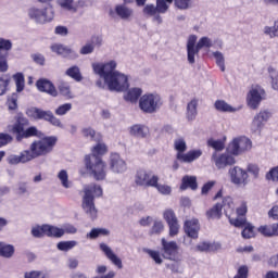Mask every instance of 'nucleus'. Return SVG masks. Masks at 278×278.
I'll return each mask as SVG.
<instances>
[{
    "label": "nucleus",
    "instance_id": "obj_1",
    "mask_svg": "<svg viewBox=\"0 0 278 278\" xmlns=\"http://www.w3.org/2000/svg\"><path fill=\"white\" fill-rule=\"evenodd\" d=\"M91 68H93V73L96 75H100V79L96 81V86H98L100 90H105V88H109L111 92H125L128 90V76L122 72L116 71V61L111 60L106 63H93L91 64Z\"/></svg>",
    "mask_w": 278,
    "mask_h": 278
},
{
    "label": "nucleus",
    "instance_id": "obj_2",
    "mask_svg": "<svg viewBox=\"0 0 278 278\" xmlns=\"http://www.w3.org/2000/svg\"><path fill=\"white\" fill-rule=\"evenodd\" d=\"M103 190L100 186L93 184L85 187V195H83V211L91 220L98 218V210L94 204V198H101Z\"/></svg>",
    "mask_w": 278,
    "mask_h": 278
},
{
    "label": "nucleus",
    "instance_id": "obj_3",
    "mask_svg": "<svg viewBox=\"0 0 278 278\" xmlns=\"http://www.w3.org/2000/svg\"><path fill=\"white\" fill-rule=\"evenodd\" d=\"M197 35H190L187 38L186 51L188 64H195V58L199 55L201 49H211L213 41L208 37H202L198 40Z\"/></svg>",
    "mask_w": 278,
    "mask_h": 278
},
{
    "label": "nucleus",
    "instance_id": "obj_4",
    "mask_svg": "<svg viewBox=\"0 0 278 278\" xmlns=\"http://www.w3.org/2000/svg\"><path fill=\"white\" fill-rule=\"evenodd\" d=\"M58 139L55 137H46L30 143V149L26 150L28 159L31 161L46 156L51 153L53 147H55Z\"/></svg>",
    "mask_w": 278,
    "mask_h": 278
},
{
    "label": "nucleus",
    "instance_id": "obj_5",
    "mask_svg": "<svg viewBox=\"0 0 278 278\" xmlns=\"http://www.w3.org/2000/svg\"><path fill=\"white\" fill-rule=\"evenodd\" d=\"M174 0H156V5L146 4L143 7V16L152 18L156 25H162L163 17L161 14H166Z\"/></svg>",
    "mask_w": 278,
    "mask_h": 278
},
{
    "label": "nucleus",
    "instance_id": "obj_6",
    "mask_svg": "<svg viewBox=\"0 0 278 278\" xmlns=\"http://www.w3.org/2000/svg\"><path fill=\"white\" fill-rule=\"evenodd\" d=\"M85 166L89 174L93 175L96 181H103L106 178V164L101 156H85Z\"/></svg>",
    "mask_w": 278,
    "mask_h": 278
},
{
    "label": "nucleus",
    "instance_id": "obj_7",
    "mask_svg": "<svg viewBox=\"0 0 278 278\" xmlns=\"http://www.w3.org/2000/svg\"><path fill=\"white\" fill-rule=\"evenodd\" d=\"M163 101L157 93H146L139 99V109L144 114H155L162 108Z\"/></svg>",
    "mask_w": 278,
    "mask_h": 278
},
{
    "label": "nucleus",
    "instance_id": "obj_8",
    "mask_svg": "<svg viewBox=\"0 0 278 278\" xmlns=\"http://www.w3.org/2000/svg\"><path fill=\"white\" fill-rule=\"evenodd\" d=\"M161 253L164 260L170 262H180L181 255L179 253V245L176 241H167L165 238L161 239Z\"/></svg>",
    "mask_w": 278,
    "mask_h": 278
},
{
    "label": "nucleus",
    "instance_id": "obj_9",
    "mask_svg": "<svg viewBox=\"0 0 278 278\" xmlns=\"http://www.w3.org/2000/svg\"><path fill=\"white\" fill-rule=\"evenodd\" d=\"M28 18L34 21L35 23H39V25H43L45 23H50L54 18V11L52 7L38 9L30 8L28 9Z\"/></svg>",
    "mask_w": 278,
    "mask_h": 278
},
{
    "label": "nucleus",
    "instance_id": "obj_10",
    "mask_svg": "<svg viewBox=\"0 0 278 278\" xmlns=\"http://www.w3.org/2000/svg\"><path fill=\"white\" fill-rule=\"evenodd\" d=\"M251 149L252 141L244 136L233 138L227 147L228 153L233 156L242 155V153H245V151H251Z\"/></svg>",
    "mask_w": 278,
    "mask_h": 278
},
{
    "label": "nucleus",
    "instance_id": "obj_11",
    "mask_svg": "<svg viewBox=\"0 0 278 278\" xmlns=\"http://www.w3.org/2000/svg\"><path fill=\"white\" fill-rule=\"evenodd\" d=\"M264 99H266L265 89L260 85H254L247 93V105L250 108V110H258Z\"/></svg>",
    "mask_w": 278,
    "mask_h": 278
},
{
    "label": "nucleus",
    "instance_id": "obj_12",
    "mask_svg": "<svg viewBox=\"0 0 278 278\" xmlns=\"http://www.w3.org/2000/svg\"><path fill=\"white\" fill-rule=\"evenodd\" d=\"M159 181V176L153 175L151 172H148L146 169L137 170V174L135 175V184H137V186L139 187L153 188Z\"/></svg>",
    "mask_w": 278,
    "mask_h": 278
},
{
    "label": "nucleus",
    "instance_id": "obj_13",
    "mask_svg": "<svg viewBox=\"0 0 278 278\" xmlns=\"http://www.w3.org/2000/svg\"><path fill=\"white\" fill-rule=\"evenodd\" d=\"M211 161L214 163L217 170H224L227 167L236 165V159L230 153H220L214 152L211 156Z\"/></svg>",
    "mask_w": 278,
    "mask_h": 278
},
{
    "label": "nucleus",
    "instance_id": "obj_14",
    "mask_svg": "<svg viewBox=\"0 0 278 278\" xmlns=\"http://www.w3.org/2000/svg\"><path fill=\"white\" fill-rule=\"evenodd\" d=\"M271 113L267 110L260 111L256 115H254L251 125L250 131L252 134H262V130L265 127L267 121H269Z\"/></svg>",
    "mask_w": 278,
    "mask_h": 278
},
{
    "label": "nucleus",
    "instance_id": "obj_15",
    "mask_svg": "<svg viewBox=\"0 0 278 278\" xmlns=\"http://www.w3.org/2000/svg\"><path fill=\"white\" fill-rule=\"evenodd\" d=\"M109 169L115 175H123L127 172V163L118 153L112 152L109 156Z\"/></svg>",
    "mask_w": 278,
    "mask_h": 278
},
{
    "label": "nucleus",
    "instance_id": "obj_16",
    "mask_svg": "<svg viewBox=\"0 0 278 278\" xmlns=\"http://www.w3.org/2000/svg\"><path fill=\"white\" fill-rule=\"evenodd\" d=\"M228 175L230 177V182L235 186H247L249 175L248 172L242 169L239 166H235L232 168H229Z\"/></svg>",
    "mask_w": 278,
    "mask_h": 278
},
{
    "label": "nucleus",
    "instance_id": "obj_17",
    "mask_svg": "<svg viewBox=\"0 0 278 278\" xmlns=\"http://www.w3.org/2000/svg\"><path fill=\"white\" fill-rule=\"evenodd\" d=\"M56 4L61 7L65 12H70L71 14H77L79 9H85L88 7L87 0H56Z\"/></svg>",
    "mask_w": 278,
    "mask_h": 278
},
{
    "label": "nucleus",
    "instance_id": "obj_18",
    "mask_svg": "<svg viewBox=\"0 0 278 278\" xmlns=\"http://www.w3.org/2000/svg\"><path fill=\"white\" fill-rule=\"evenodd\" d=\"M29 119L22 113L15 114L14 123L12 125V134L15 136H21V134L25 130V127H28Z\"/></svg>",
    "mask_w": 278,
    "mask_h": 278
},
{
    "label": "nucleus",
    "instance_id": "obj_19",
    "mask_svg": "<svg viewBox=\"0 0 278 278\" xmlns=\"http://www.w3.org/2000/svg\"><path fill=\"white\" fill-rule=\"evenodd\" d=\"M184 231L186 236L192 240H198L200 232V224L195 218L186 220L184 224Z\"/></svg>",
    "mask_w": 278,
    "mask_h": 278
},
{
    "label": "nucleus",
    "instance_id": "obj_20",
    "mask_svg": "<svg viewBox=\"0 0 278 278\" xmlns=\"http://www.w3.org/2000/svg\"><path fill=\"white\" fill-rule=\"evenodd\" d=\"M100 251L104 253L106 260L117 267V269H123V261L114 253L111 247H109L106 243H100Z\"/></svg>",
    "mask_w": 278,
    "mask_h": 278
},
{
    "label": "nucleus",
    "instance_id": "obj_21",
    "mask_svg": "<svg viewBox=\"0 0 278 278\" xmlns=\"http://www.w3.org/2000/svg\"><path fill=\"white\" fill-rule=\"evenodd\" d=\"M203 155V151L201 149L190 150L184 154H176V160L184 164H192L198 161L199 157Z\"/></svg>",
    "mask_w": 278,
    "mask_h": 278
},
{
    "label": "nucleus",
    "instance_id": "obj_22",
    "mask_svg": "<svg viewBox=\"0 0 278 278\" xmlns=\"http://www.w3.org/2000/svg\"><path fill=\"white\" fill-rule=\"evenodd\" d=\"M50 49L52 50V53H56V55H61L63 58H77V54L74 50L61 43H54L52 47H50Z\"/></svg>",
    "mask_w": 278,
    "mask_h": 278
},
{
    "label": "nucleus",
    "instance_id": "obj_23",
    "mask_svg": "<svg viewBox=\"0 0 278 278\" xmlns=\"http://www.w3.org/2000/svg\"><path fill=\"white\" fill-rule=\"evenodd\" d=\"M38 121H46L50 123V125H53L54 127H60L61 129H63L64 127L60 118L54 116L52 111H43L42 109H40Z\"/></svg>",
    "mask_w": 278,
    "mask_h": 278
},
{
    "label": "nucleus",
    "instance_id": "obj_24",
    "mask_svg": "<svg viewBox=\"0 0 278 278\" xmlns=\"http://www.w3.org/2000/svg\"><path fill=\"white\" fill-rule=\"evenodd\" d=\"M37 90L39 92H46L50 94V97H58V90L54 85L48 79H39L37 80Z\"/></svg>",
    "mask_w": 278,
    "mask_h": 278
},
{
    "label": "nucleus",
    "instance_id": "obj_25",
    "mask_svg": "<svg viewBox=\"0 0 278 278\" xmlns=\"http://www.w3.org/2000/svg\"><path fill=\"white\" fill-rule=\"evenodd\" d=\"M29 162H31V160L29 159V155L27 154V150L20 152L18 155L11 154L8 157V163H9V165H12V166H16L20 164H27Z\"/></svg>",
    "mask_w": 278,
    "mask_h": 278
},
{
    "label": "nucleus",
    "instance_id": "obj_26",
    "mask_svg": "<svg viewBox=\"0 0 278 278\" xmlns=\"http://www.w3.org/2000/svg\"><path fill=\"white\" fill-rule=\"evenodd\" d=\"M218 250H220V244L210 241L199 242L194 248V251L200 253L216 252Z\"/></svg>",
    "mask_w": 278,
    "mask_h": 278
},
{
    "label": "nucleus",
    "instance_id": "obj_27",
    "mask_svg": "<svg viewBox=\"0 0 278 278\" xmlns=\"http://www.w3.org/2000/svg\"><path fill=\"white\" fill-rule=\"evenodd\" d=\"M199 99L193 98L187 103L186 118L187 121H195L198 116Z\"/></svg>",
    "mask_w": 278,
    "mask_h": 278
},
{
    "label": "nucleus",
    "instance_id": "obj_28",
    "mask_svg": "<svg viewBox=\"0 0 278 278\" xmlns=\"http://www.w3.org/2000/svg\"><path fill=\"white\" fill-rule=\"evenodd\" d=\"M180 191H186L187 189H190L192 191L198 190V182L195 176H184L181 178V185L179 187Z\"/></svg>",
    "mask_w": 278,
    "mask_h": 278
},
{
    "label": "nucleus",
    "instance_id": "obj_29",
    "mask_svg": "<svg viewBox=\"0 0 278 278\" xmlns=\"http://www.w3.org/2000/svg\"><path fill=\"white\" fill-rule=\"evenodd\" d=\"M115 14L122 18V21H129L134 16V10L125 4H117L115 7Z\"/></svg>",
    "mask_w": 278,
    "mask_h": 278
},
{
    "label": "nucleus",
    "instance_id": "obj_30",
    "mask_svg": "<svg viewBox=\"0 0 278 278\" xmlns=\"http://www.w3.org/2000/svg\"><path fill=\"white\" fill-rule=\"evenodd\" d=\"M130 136L135 138H147L149 136V128L144 125L135 124L130 127Z\"/></svg>",
    "mask_w": 278,
    "mask_h": 278
},
{
    "label": "nucleus",
    "instance_id": "obj_31",
    "mask_svg": "<svg viewBox=\"0 0 278 278\" xmlns=\"http://www.w3.org/2000/svg\"><path fill=\"white\" fill-rule=\"evenodd\" d=\"M42 132L37 129V127L31 126L23 130L21 135L15 136L17 142H22L24 138H33L34 136H41Z\"/></svg>",
    "mask_w": 278,
    "mask_h": 278
},
{
    "label": "nucleus",
    "instance_id": "obj_32",
    "mask_svg": "<svg viewBox=\"0 0 278 278\" xmlns=\"http://www.w3.org/2000/svg\"><path fill=\"white\" fill-rule=\"evenodd\" d=\"M15 247L5 242H0V256L10 260L14 256Z\"/></svg>",
    "mask_w": 278,
    "mask_h": 278
},
{
    "label": "nucleus",
    "instance_id": "obj_33",
    "mask_svg": "<svg viewBox=\"0 0 278 278\" xmlns=\"http://www.w3.org/2000/svg\"><path fill=\"white\" fill-rule=\"evenodd\" d=\"M257 232L265 238H276V226L274 224L263 225L257 228Z\"/></svg>",
    "mask_w": 278,
    "mask_h": 278
},
{
    "label": "nucleus",
    "instance_id": "obj_34",
    "mask_svg": "<svg viewBox=\"0 0 278 278\" xmlns=\"http://www.w3.org/2000/svg\"><path fill=\"white\" fill-rule=\"evenodd\" d=\"M222 208L226 217H230L235 211V203L231 197H225L222 202Z\"/></svg>",
    "mask_w": 278,
    "mask_h": 278
},
{
    "label": "nucleus",
    "instance_id": "obj_35",
    "mask_svg": "<svg viewBox=\"0 0 278 278\" xmlns=\"http://www.w3.org/2000/svg\"><path fill=\"white\" fill-rule=\"evenodd\" d=\"M108 153V146L105 143H98L91 149V154L86 157H101Z\"/></svg>",
    "mask_w": 278,
    "mask_h": 278
},
{
    "label": "nucleus",
    "instance_id": "obj_36",
    "mask_svg": "<svg viewBox=\"0 0 278 278\" xmlns=\"http://www.w3.org/2000/svg\"><path fill=\"white\" fill-rule=\"evenodd\" d=\"M223 211V205L220 203H216L206 212V217L208 219H220L222 218V213Z\"/></svg>",
    "mask_w": 278,
    "mask_h": 278
},
{
    "label": "nucleus",
    "instance_id": "obj_37",
    "mask_svg": "<svg viewBox=\"0 0 278 278\" xmlns=\"http://www.w3.org/2000/svg\"><path fill=\"white\" fill-rule=\"evenodd\" d=\"M214 108L215 110H217V112H238V110H241V108H232L230 104H228L226 101H223V100H218V101H215L214 103Z\"/></svg>",
    "mask_w": 278,
    "mask_h": 278
},
{
    "label": "nucleus",
    "instance_id": "obj_38",
    "mask_svg": "<svg viewBox=\"0 0 278 278\" xmlns=\"http://www.w3.org/2000/svg\"><path fill=\"white\" fill-rule=\"evenodd\" d=\"M110 230L106 228H93L89 233H87V239L96 240L100 237H109Z\"/></svg>",
    "mask_w": 278,
    "mask_h": 278
},
{
    "label": "nucleus",
    "instance_id": "obj_39",
    "mask_svg": "<svg viewBox=\"0 0 278 278\" xmlns=\"http://www.w3.org/2000/svg\"><path fill=\"white\" fill-rule=\"evenodd\" d=\"M64 235V229L51 225H46V237L62 238Z\"/></svg>",
    "mask_w": 278,
    "mask_h": 278
},
{
    "label": "nucleus",
    "instance_id": "obj_40",
    "mask_svg": "<svg viewBox=\"0 0 278 278\" xmlns=\"http://www.w3.org/2000/svg\"><path fill=\"white\" fill-rule=\"evenodd\" d=\"M141 94H142V89L131 88L130 90H128L124 99H126V101H130V103H136V101H138Z\"/></svg>",
    "mask_w": 278,
    "mask_h": 278
},
{
    "label": "nucleus",
    "instance_id": "obj_41",
    "mask_svg": "<svg viewBox=\"0 0 278 278\" xmlns=\"http://www.w3.org/2000/svg\"><path fill=\"white\" fill-rule=\"evenodd\" d=\"M174 149L177 151L176 155H185V151H187L188 146L184 138H177L174 140Z\"/></svg>",
    "mask_w": 278,
    "mask_h": 278
},
{
    "label": "nucleus",
    "instance_id": "obj_42",
    "mask_svg": "<svg viewBox=\"0 0 278 278\" xmlns=\"http://www.w3.org/2000/svg\"><path fill=\"white\" fill-rule=\"evenodd\" d=\"M263 34L269 38H278V22L275 21L273 26H264Z\"/></svg>",
    "mask_w": 278,
    "mask_h": 278
},
{
    "label": "nucleus",
    "instance_id": "obj_43",
    "mask_svg": "<svg viewBox=\"0 0 278 278\" xmlns=\"http://www.w3.org/2000/svg\"><path fill=\"white\" fill-rule=\"evenodd\" d=\"M65 75H67V77H71L72 79H74V81H81L83 80L80 70L76 65L67 68V71L65 72Z\"/></svg>",
    "mask_w": 278,
    "mask_h": 278
},
{
    "label": "nucleus",
    "instance_id": "obj_44",
    "mask_svg": "<svg viewBox=\"0 0 278 278\" xmlns=\"http://www.w3.org/2000/svg\"><path fill=\"white\" fill-rule=\"evenodd\" d=\"M78 245V242L75 240L72 241H61L59 244H56V249L61 252H68L76 248Z\"/></svg>",
    "mask_w": 278,
    "mask_h": 278
},
{
    "label": "nucleus",
    "instance_id": "obj_45",
    "mask_svg": "<svg viewBox=\"0 0 278 278\" xmlns=\"http://www.w3.org/2000/svg\"><path fill=\"white\" fill-rule=\"evenodd\" d=\"M30 235H33V238L36 239H41L45 236H47V225H41V226H35L30 230Z\"/></svg>",
    "mask_w": 278,
    "mask_h": 278
},
{
    "label": "nucleus",
    "instance_id": "obj_46",
    "mask_svg": "<svg viewBox=\"0 0 278 278\" xmlns=\"http://www.w3.org/2000/svg\"><path fill=\"white\" fill-rule=\"evenodd\" d=\"M229 219V224L236 228H244L247 226V218L237 216V217H231V215L227 216Z\"/></svg>",
    "mask_w": 278,
    "mask_h": 278
},
{
    "label": "nucleus",
    "instance_id": "obj_47",
    "mask_svg": "<svg viewBox=\"0 0 278 278\" xmlns=\"http://www.w3.org/2000/svg\"><path fill=\"white\" fill-rule=\"evenodd\" d=\"M268 75L270 77V84L273 90H276L278 92V71L274 67H268Z\"/></svg>",
    "mask_w": 278,
    "mask_h": 278
},
{
    "label": "nucleus",
    "instance_id": "obj_48",
    "mask_svg": "<svg viewBox=\"0 0 278 278\" xmlns=\"http://www.w3.org/2000/svg\"><path fill=\"white\" fill-rule=\"evenodd\" d=\"M56 177L59 178V181H61V186H63V188L71 189L72 184L68 180V174L65 169L59 172V175H56Z\"/></svg>",
    "mask_w": 278,
    "mask_h": 278
},
{
    "label": "nucleus",
    "instance_id": "obj_49",
    "mask_svg": "<svg viewBox=\"0 0 278 278\" xmlns=\"http://www.w3.org/2000/svg\"><path fill=\"white\" fill-rule=\"evenodd\" d=\"M213 58H214L218 68H220L222 73H225L226 66H225V56H224V54L219 51H215V52H213Z\"/></svg>",
    "mask_w": 278,
    "mask_h": 278
},
{
    "label": "nucleus",
    "instance_id": "obj_50",
    "mask_svg": "<svg viewBox=\"0 0 278 278\" xmlns=\"http://www.w3.org/2000/svg\"><path fill=\"white\" fill-rule=\"evenodd\" d=\"M14 80H15V88L17 90V92H23L24 88H25V77L22 73H17L14 76Z\"/></svg>",
    "mask_w": 278,
    "mask_h": 278
},
{
    "label": "nucleus",
    "instance_id": "obj_51",
    "mask_svg": "<svg viewBox=\"0 0 278 278\" xmlns=\"http://www.w3.org/2000/svg\"><path fill=\"white\" fill-rule=\"evenodd\" d=\"M207 147H211V149H214L215 153H217V151H224L225 142L222 140L208 139Z\"/></svg>",
    "mask_w": 278,
    "mask_h": 278
},
{
    "label": "nucleus",
    "instance_id": "obj_52",
    "mask_svg": "<svg viewBox=\"0 0 278 278\" xmlns=\"http://www.w3.org/2000/svg\"><path fill=\"white\" fill-rule=\"evenodd\" d=\"M24 278H49V274L43 270H30L24 273Z\"/></svg>",
    "mask_w": 278,
    "mask_h": 278
},
{
    "label": "nucleus",
    "instance_id": "obj_53",
    "mask_svg": "<svg viewBox=\"0 0 278 278\" xmlns=\"http://www.w3.org/2000/svg\"><path fill=\"white\" fill-rule=\"evenodd\" d=\"M13 49V42L10 39L0 38V55L2 51L4 53H9V51H12Z\"/></svg>",
    "mask_w": 278,
    "mask_h": 278
},
{
    "label": "nucleus",
    "instance_id": "obj_54",
    "mask_svg": "<svg viewBox=\"0 0 278 278\" xmlns=\"http://www.w3.org/2000/svg\"><path fill=\"white\" fill-rule=\"evenodd\" d=\"M164 231V224L162 220H154L152 229H150V236H159Z\"/></svg>",
    "mask_w": 278,
    "mask_h": 278
},
{
    "label": "nucleus",
    "instance_id": "obj_55",
    "mask_svg": "<svg viewBox=\"0 0 278 278\" xmlns=\"http://www.w3.org/2000/svg\"><path fill=\"white\" fill-rule=\"evenodd\" d=\"M152 188L156 189L160 194L162 195H170L172 194V187L168 185H162L156 181V186H152Z\"/></svg>",
    "mask_w": 278,
    "mask_h": 278
},
{
    "label": "nucleus",
    "instance_id": "obj_56",
    "mask_svg": "<svg viewBox=\"0 0 278 278\" xmlns=\"http://www.w3.org/2000/svg\"><path fill=\"white\" fill-rule=\"evenodd\" d=\"M72 108H73L72 103H65V104L59 105V108L54 110V114L56 116H65L67 112H71Z\"/></svg>",
    "mask_w": 278,
    "mask_h": 278
},
{
    "label": "nucleus",
    "instance_id": "obj_57",
    "mask_svg": "<svg viewBox=\"0 0 278 278\" xmlns=\"http://www.w3.org/2000/svg\"><path fill=\"white\" fill-rule=\"evenodd\" d=\"M174 7L179 10H188L192 5V0H173Z\"/></svg>",
    "mask_w": 278,
    "mask_h": 278
},
{
    "label": "nucleus",
    "instance_id": "obj_58",
    "mask_svg": "<svg viewBox=\"0 0 278 278\" xmlns=\"http://www.w3.org/2000/svg\"><path fill=\"white\" fill-rule=\"evenodd\" d=\"M59 92H61L63 97H67V99H73L71 87L66 83H61L59 85Z\"/></svg>",
    "mask_w": 278,
    "mask_h": 278
},
{
    "label": "nucleus",
    "instance_id": "obj_59",
    "mask_svg": "<svg viewBox=\"0 0 278 278\" xmlns=\"http://www.w3.org/2000/svg\"><path fill=\"white\" fill-rule=\"evenodd\" d=\"M146 252L152 258V261H154V263H156V265L163 264V258L159 251H153V250L148 249V250H146Z\"/></svg>",
    "mask_w": 278,
    "mask_h": 278
},
{
    "label": "nucleus",
    "instance_id": "obj_60",
    "mask_svg": "<svg viewBox=\"0 0 278 278\" xmlns=\"http://www.w3.org/2000/svg\"><path fill=\"white\" fill-rule=\"evenodd\" d=\"M167 225H168V229H169V232H168L169 237L170 238L176 237L179 233V228H180L178 220L168 223Z\"/></svg>",
    "mask_w": 278,
    "mask_h": 278
},
{
    "label": "nucleus",
    "instance_id": "obj_61",
    "mask_svg": "<svg viewBox=\"0 0 278 278\" xmlns=\"http://www.w3.org/2000/svg\"><path fill=\"white\" fill-rule=\"evenodd\" d=\"M11 79L8 76L0 77V97H3L8 90Z\"/></svg>",
    "mask_w": 278,
    "mask_h": 278
},
{
    "label": "nucleus",
    "instance_id": "obj_62",
    "mask_svg": "<svg viewBox=\"0 0 278 278\" xmlns=\"http://www.w3.org/2000/svg\"><path fill=\"white\" fill-rule=\"evenodd\" d=\"M26 116H28L29 118H34L35 121H38L40 116V109L36 106H30L26 109Z\"/></svg>",
    "mask_w": 278,
    "mask_h": 278
},
{
    "label": "nucleus",
    "instance_id": "obj_63",
    "mask_svg": "<svg viewBox=\"0 0 278 278\" xmlns=\"http://www.w3.org/2000/svg\"><path fill=\"white\" fill-rule=\"evenodd\" d=\"M233 278H249V267L247 265L239 266Z\"/></svg>",
    "mask_w": 278,
    "mask_h": 278
},
{
    "label": "nucleus",
    "instance_id": "obj_64",
    "mask_svg": "<svg viewBox=\"0 0 278 278\" xmlns=\"http://www.w3.org/2000/svg\"><path fill=\"white\" fill-rule=\"evenodd\" d=\"M17 101H18L17 93H13L11 97H9L8 99L9 110H17Z\"/></svg>",
    "mask_w": 278,
    "mask_h": 278
}]
</instances>
